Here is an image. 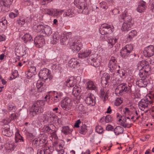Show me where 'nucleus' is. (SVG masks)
Masks as SVG:
<instances>
[{"instance_id": "1", "label": "nucleus", "mask_w": 154, "mask_h": 154, "mask_svg": "<svg viewBox=\"0 0 154 154\" xmlns=\"http://www.w3.org/2000/svg\"><path fill=\"white\" fill-rule=\"evenodd\" d=\"M122 13L119 18L123 20L124 23L122 26V30L123 31H128L132 27L134 21L132 17L128 13L127 10H120Z\"/></svg>"}, {"instance_id": "2", "label": "nucleus", "mask_w": 154, "mask_h": 154, "mask_svg": "<svg viewBox=\"0 0 154 154\" xmlns=\"http://www.w3.org/2000/svg\"><path fill=\"white\" fill-rule=\"evenodd\" d=\"M45 104L44 102L42 100L37 101L33 104L29 109V114L31 117H34L38 113H42L43 112V109L42 107Z\"/></svg>"}, {"instance_id": "3", "label": "nucleus", "mask_w": 154, "mask_h": 154, "mask_svg": "<svg viewBox=\"0 0 154 154\" xmlns=\"http://www.w3.org/2000/svg\"><path fill=\"white\" fill-rule=\"evenodd\" d=\"M134 87V85L132 83H128V84L122 83L118 86L115 89V92L116 94H119L120 95L126 93H131Z\"/></svg>"}, {"instance_id": "4", "label": "nucleus", "mask_w": 154, "mask_h": 154, "mask_svg": "<svg viewBox=\"0 0 154 154\" xmlns=\"http://www.w3.org/2000/svg\"><path fill=\"white\" fill-rule=\"evenodd\" d=\"M133 48L131 44L126 45L121 50L120 53L121 57L123 58L133 59L136 56V54L132 53Z\"/></svg>"}, {"instance_id": "5", "label": "nucleus", "mask_w": 154, "mask_h": 154, "mask_svg": "<svg viewBox=\"0 0 154 154\" xmlns=\"http://www.w3.org/2000/svg\"><path fill=\"white\" fill-rule=\"evenodd\" d=\"M38 76L39 77L42 78L43 81L45 82H48L51 80L53 78L51 71L46 68H44L41 70L39 72Z\"/></svg>"}, {"instance_id": "6", "label": "nucleus", "mask_w": 154, "mask_h": 154, "mask_svg": "<svg viewBox=\"0 0 154 154\" xmlns=\"http://www.w3.org/2000/svg\"><path fill=\"white\" fill-rule=\"evenodd\" d=\"M69 45L70 48L75 53L78 52L82 47L80 41L77 40L75 38L69 39Z\"/></svg>"}, {"instance_id": "7", "label": "nucleus", "mask_w": 154, "mask_h": 154, "mask_svg": "<svg viewBox=\"0 0 154 154\" xmlns=\"http://www.w3.org/2000/svg\"><path fill=\"white\" fill-rule=\"evenodd\" d=\"M10 121L9 120L8 121L6 119L4 120L3 121L4 124L2 128V134L8 137L11 136L13 134V132L10 130V126L9 125L7 124V123H9Z\"/></svg>"}, {"instance_id": "8", "label": "nucleus", "mask_w": 154, "mask_h": 154, "mask_svg": "<svg viewBox=\"0 0 154 154\" xmlns=\"http://www.w3.org/2000/svg\"><path fill=\"white\" fill-rule=\"evenodd\" d=\"M113 29V26L104 23L101 26L99 29L100 32L101 34L111 33L114 30Z\"/></svg>"}, {"instance_id": "9", "label": "nucleus", "mask_w": 154, "mask_h": 154, "mask_svg": "<svg viewBox=\"0 0 154 154\" xmlns=\"http://www.w3.org/2000/svg\"><path fill=\"white\" fill-rule=\"evenodd\" d=\"M43 118L45 121L48 123H51L56 121L57 120V117L53 112H48L45 114Z\"/></svg>"}, {"instance_id": "10", "label": "nucleus", "mask_w": 154, "mask_h": 154, "mask_svg": "<svg viewBox=\"0 0 154 154\" xmlns=\"http://www.w3.org/2000/svg\"><path fill=\"white\" fill-rule=\"evenodd\" d=\"M71 100L68 97L64 98L60 103V106L64 110L66 111L70 109L72 106L71 103Z\"/></svg>"}, {"instance_id": "11", "label": "nucleus", "mask_w": 154, "mask_h": 154, "mask_svg": "<svg viewBox=\"0 0 154 154\" xmlns=\"http://www.w3.org/2000/svg\"><path fill=\"white\" fill-rule=\"evenodd\" d=\"M117 61L116 59L113 57H112L109 63L108 66L110 71L113 72V76L115 75V72L117 66Z\"/></svg>"}, {"instance_id": "12", "label": "nucleus", "mask_w": 154, "mask_h": 154, "mask_svg": "<svg viewBox=\"0 0 154 154\" xmlns=\"http://www.w3.org/2000/svg\"><path fill=\"white\" fill-rule=\"evenodd\" d=\"M152 103L151 100H150L148 98L146 97L145 99H142L138 103V106L139 108L142 110L147 108L148 106Z\"/></svg>"}, {"instance_id": "13", "label": "nucleus", "mask_w": 154, "mask_h": 154, "mask_svg": "<svg viewBox=\"0 0 154 154\" xmlns=\"http://www.w3.org/2000/svg\"><path fill=\"white\" fill-rule=\"evenodd\" d=\"M95 97L91 93H88L86 96L85 101L86 103L88 105L91 106H94L96 103Z\"/></svg>"}, {"instance_id": "14", "label": "nucleus", "mask_w": 154, "mask_h": 154, "mask_svg": "<svg viewBox=\"0 0 154 154\" xmlns=\"http://www.w3.org/2000/svg\"><path fill=\"white\" fill-rule=\"evenodd\" d=\"M34 42L36 47L39 48H41L45 43L44 36H36L34 39Z\"/></svg>"}, {"instance_id": "15", "label": "nucleus", "mask_w": 154, "mask_h": 154, "mask_svg": "<svg viewBox=\"0 0 154 154\" xmlns=\"http://www.w3.org/2000/svg\"><path fill=\"white\" fill-rule=\"evenodd\" d=\"M143 53L146 57H149L154 55V45H150L145 47Z\"/></svg>"}, {"instance_id": "16", "label": "nucleus", "mask_w": 154, "mask_h": 154, "mask_svg": "<svg viewBox=\"0 0 154 154\" xmlns=\"http://www.w3.org/2000/svg\"><path fill=\"white\" fill-rule=\"evenodd\" d=\"M26 48L21 46L16 47L15 48V53L16 55L17 56L22 57L26 54Z\"/></svg>"}, {"instance_id": "17", "label": "nucleus", "mask_w": 154, "mask_h": 154, "mask_svg": "<svg viewBox=\"0 0 154 154\" xmlns=\"http://www.w3.org/2000/svg\"><path fill=\"white\" fill-rule=\"evenodd\" d=\"M88 63L95 67H98L100 64V60L97 58H94L91 56L89 57V58L88 60Z\"/></svg>"}, {"instance_id": "18", "label": "nucleus", "mask_w": 154, "mask_h": 154, "mask_svg": "<svg viewBox=\"0 0 154 154\" xmlns=\"http://www.w3.org/2000/svg\"><path fill=\"white\" fill-rule=\"evenodd\" d=\"M86 87L88 90H94L95 91L97 90V85L95 82L91 80L86 82Z\"/></svg>"}, {"instance_id": "19", "label": "nucleus", "mask_w": 154, "mask_h": 154, "mask_svg": "<svg viewBox=\"0 0 154 154\" xmlns=\"http://www.w3.org/2000/svg\"><path fill=\"white\" fill-rule=\"evenodd\" d=\"M110 78V75L107 73H104L103 74V76L101 77L102 84L103 85L106 87V85H108V84L109 82Z\"/></svg>"}, {"instance_id": "20", "label": "nucleus", "mask_w": 154, "mask_h": 154, "mask_svg": "<svg viewBox=\"0 0 154 154\" xmlns=\"http://www.w3.org/2000/svg\"><path fill=\"white\" fill-rule=\"evenodd\" d=\"M148 79L146 78L141 79L136 82V84L140 87H146L149 83Z\"/></svg>"}, {"instance_id": "21", "label": "nucleus", "mask_w": 154, "mask_h": 154, "mask_svg": "<svg viewBox=\"0 0 154 154\" xmlns=\"http://www.w3.org/2000/svg\"><path fill=\"white\" fill-rule=\"evenodd\" d=\"M71 36L70 34H66V35H63L61 37L60 41L61 44L62 45H66L68 43L69 45V39L71 38H70Z\"/></svg>"}, {"instance_id": "22", "label": "nucleus", "mask_w": 154, "mask_h": 154, "mask_svg": "<svg viewBox=\"0 0 154 154\" xmlns=\"http://www.w3.org/2000/svg\"><path fill=\"white\" fill-rule=\"evenodd\" d=\"M68 64L70 67L74 68L79 66V63L77 59L72 58L68 61Z\"/></svg>"}, {"instance_id": "23", "label": "nucleus", "mask_w": 154, "mask_h": 154, "mask_svg": "<svg viewBox=\"0 0 154 154\" xmlns=\"http://www.w3.org/2000/svg\"><path fill=\"white\" fill-rule=\"evenodd\" d=\"M36 85L38 91L39 92L43 91L46 89V85L43 84L41 80H38L37 81Z\"/></svg>"}, {"instance_id": "24", "label": "nucleus", "mask_w": 154, "mask_h": 154, "mask_svg": "<svg viewBox=\"0 0 154 154\" xmlns=\"http://www.w3.org/2000/svg\"><path fill=\"white\" fill-rule=\"evenodd\" d=\"M91 53V51L86 50L84 51H82L78 54V57L80 58H85L89 56Z\"/></svg>"}, {"instance_id": "25", "label": "nucleus", "mask_w": 154, "mask_h": 154, "mask_svg": "<svg viewBox=\"0 0 154 154\" xmlns=\"http://www.w3.org/2000/svg\"><path fill=\"white\" fill-rule=\"evenodd\" d=\"M52 30L51 27L48 25H44L43 30L42 31V33L45 36H50L52 33Z\"/></svg>"}, {"instance_id": "26", "label": "nucleus", "mask_w": 154, "mask_h": 154, "mask_svg": "<svg viewBox=\"0 0 154 154\" xmlns=\"http://www.w3.org/2000/svg\"><path fill=\"white\" fill-rule=\"evenodd\" d=\"M62 12V10H45V13L50 16H57L60 15Z\"/></svg>"}, {"instance_id": "27", "label": "nucleus", "mask_w": 154, "mask_h": 154, "mask_svg": "<svg viewBox=\"0 0 154 154\" xmlns=\"http://www.w3.org/2000/svg\"><path fill=\"white\" fill-rule=\"evenodd\" d=\"M60 36L58 32H55L52 35L51 43L54 44H56L59 41Z\"/></svg>"}, {"instance_id": "28", "label": "nucleus", "mask_w": 154, "mask_h": 154, "mask_svg": "<svg viewBox=\"0 0 154 154\" xmlns=\"http://www.w3.org/2000/svg\"><path fill=\"white\" fill-rule=\"evenodd\" d=\"M53 94L54 100V102H57L61 99L62 93L58 92L57 91H53L51 92Z\"/></svg>"}, {"instance_id": "29", "label": "nucleus", "mask_w": 154, "mask_h": 154, "mask_svg": "<svg viewBox=\"0 0 154 154\" xmlns=\"http://www.w3.org/2000/svg\"><path fill=\"white\" fill-rule=\"evenodd\" d=\"M142 62L143 64L144 63L145 64L143 66V71L148 73V74H149L151 70V69L150 66L149 65L148 62H146V61H143Z\"/></svg>"}, {"instance_id": "30", "label": "nucleus", "mask_w": 154, "mask_h": 154, "mask_svg": "<svg viewBox=\"0 0 154 154\" xmlns=\"http://www.w3.org/2000/svg\"><path fill=\"white\" fill-rule=\"evenodd\" d=\"M104 89L102 88L100 90V97L102 99L103 98V101L105 102L108 98V94L106 93Z\"/></svg>"}, {"instance_id": "31", "label": "nucleus", "mask_w": 154, "mask_h": 154, "mask_svg": "<svg viewBox=\"0 0 154 154\" xmlns=\"http://www.w3.org/2000/svg\"><path fill=\"white\" fill-rule=\"evenodd\" d=\"M81 88L77 86H75L73 88L72 92V94L75 97L78 96L81 92Z\"/></svg>"}, {"instance_id": "32", "label": "nucleus", "mask_w": 154, "mask_h": 154, "mask_svg": "<svg viewBox=\"0 0 154 154\" xmlns=\"http://www.w3.org/2000/svg\"><path fill=\"white\" fill-rule=\"evenodd\" d=\"M5 147L7 149L13 150L15 147V144L13 142L11 141L9 143H6Z\"/></svg>"}, {"instance_id": "33", "label": "nucleus", "mask_w": 154, "mask_h": 154, "mask_svg": "<svg viewBox=\"0 0 154 154\" xmlns=\"http://www.w3.org/2000/svg\"><path fill=\"white\" fill-rule=\"evenodd\" d=\"M137 33V31L135 30H131L128 34L127 37V41L129 42L130 41L132 38L136 35Z\"/></svg>"}, {"instance_id": "34", "label": "nucleus", "mask_w": 154, "mask_h": 154, "mask_svg": "<svg viewBox=\"0 0 154 154\" xmlns=\"http://www.w3.org/2000/svg\"><path fill=\"white\" fill-rule=\"evenodd\" d=\"M44 27V26L42 24H39L37 25H34L33 28L35 30L36 32H41L42 33V31Z\"/></svg>"}, {"instance_id": "35", "label": "nucleus", "mask_w": 154, "mask_h": 154, "mask_svg": "<svg viewBox=\"0 0 154 154\" xmlns=\"http://www.w3.org/2000/svg\"><path fill=\"white\" fill-rule=\"evenodd\" d=\"M32 38L29 33L25 34L23 37V39L25 43L28 41H32Z\"/></svg>"}, {"instance_id": "36", "label": "nucleus", "mask_w": 154, "mask_h": 154, "mask_svg": "<svg viewBox=\"0 0 154 154\" xmlns=\"http://www.w3.org/2000/svg\"><path fill=\"white\" fill-rule=\"evenodd\" d=\"M117 73H118V75H119L122 79H124L126 77L127 75V72L124 70L122 69L121 70H117Z\"/></svg>"}, {"instance_id": "37", "label": "nucleus", "mask_w": 154, "mask_h": 154, "mask_svg": "<svg viewBox=\"0 0 154 154\" xmlns=\"http://www.w3.org/2000/svg\"><path fill=\"white\" fill-rule=\"evenodd\" d=\"M47 136L46 135L40 134L39 135V142L40 143H45L47 139Z\"/></svg>"}, {"instance_id": "38", "label": "nucleus", "mask_w": 154, "mask_h": 154, "mask_svg": "<svg viewBox=\"0 0 154 154\" xmlns=\"http://www.w3.org/2000/svg\"><path fill=\"white\" fill-rule=\"evenodd\" d=\"M146 2L143 1H140L138 3L137 10H145L146 9Z\"/></svg>"}, {"instance_id": "39", "label": "nucleus", "mask_w": 154, "mask_h": 154, "mask_svg": "<svg viewBox=\"0 0 154 154\" xmlns=\"http://www.w3.org/2000/svg\"><path fill=\"white\" fill-rule=\"evenodd\" d=\"M62 132L65 134H69L72 131V130L69 129L68 126H64L62 128Z\"/></svg>"}, {"instance_id": "40", "label": "nucleus", "mask_w": 154, "mask_h": 154, "mask_svg": "<svg viewBox=\"0 0 154 154\" xmlns=\"http://www.w3.org/2000/svg\"><path fill=\"white\" fill-rule=\"evenodd\" d=\"M83 0H75L74 4L75 6L79 9H82V6L83 4L82 3Z\"/></svg>"}, {"instance_id": "41", "label": "nucleus", "mask_w": 154, "mask_h": 154, "mask_svg": "<svg viewBox=\"0 0 154 154\" xmlns=\"http://www.w3.org/2000/svg\"><path fill=\"white\" fill-rule=\"evenodd\" d=\"M124 130L123 128L120 126H117L114 129V133L116 135H119L123 133Z\"/></svg>"}, {"instance_id": "42", "label": "nucleus", "mask_w": 154, "mask_h": 154, "mask_svg": "<svg viewBox=\"0 0 154 154\" xmlns=\"http://www.w3.org/2000/svg\"><path fill=\"white\" fill-rule=\"evenodd\" d=\"M64 84L69 87H74V86L73 81L72 79H68L67 81L65 82Z\"/></svg>"}, {"instance_id": "43", "label": "nucleus", "mask_w": 154, "mask_h": 154, "mask_svg": "<svg viewBox=\"0 0 154 154\" xmlns=\"http://www.w3.org/2000/svg\"><path fill=\"white\" fill-rule=\"evenodd\" d=\"M15 140L16 142H24L23 137L21 136L19 133H17L15 136Z\"/></svg>"}, {"instance_id": "44", "label": "nucleus", "mask_w": 154, "mask_h": 154, "mask_svg": "<svg viewBox=\"0 0 154 154\" xmlns=\"http://www.w3.org/2000/svg\"><path fill=\"white\" fill-rule=\"evenodd\" d=\"M87 131V126L85 124H82L81 126L80 129V133L83 134H85Z\"/></svg>"}, {"instance_id": "45", "label": "nucleus", "mask_w": 154, "mask_h": 154, "mask_svg": "<svg viewBox=\"0 0 154 154\" xmlns=\"http://www.w3.org/2000/svg\"><path fill=\"white\" fill-rule=\"evenodd\" d=\"M108 43L111 45L110 48H111L113 47V45L117 42L118 39L117 38H109L108 39Z\"/></svg>"}, {"instance_id": "46", "label": "nucleus", "mask_w": 154, "mask_h": 154, "mask_svg": "<svg viewBox=\"0 0 154 154\" xmlns=\"http://www.w3.org/2000/svg\"><path fill=\"white\" fill-rule=\"evenodd\" d=\"M3 2V5L5 7H10V5H11L12 3L13 0H2ZM5 9H6L5 8Z\"/></svg>"}, {"instance_id": "47", "label": "nucleus", "mask_w": 154, "mask_h": 154, "mask_svg": "<svg viewBox=\"0 0 154 154\" xmlns=\"http://www.w3.org/2000/svg\"><path fill=\"white\" fill-rule=\"evenodd\" d=\"M139 74L140 78L143 79L146 78L149 75L148 73L144 71L143 69L140 70Z\"/></svg>"}, {"instance_id": "48", "label": "nucleus", "mask_w": 154, "mask_h": 154, "mask_svg": "<svg viewBox=\"0 0 154 154\" xmlns=\"http://www.w3.org/2000/svg\"><path fill=\"white\" fill-rule=\"evenodd\" d=\"M8 109L10 111L14 112L16 110V107L14 106V104L12 103H10L8 104Z\"/></svg>"}, {"instance_id": "49", "label": "nucleus", "mask_w": 154, "mask_h": 154, "mask_svg": "<svg viewBox=\"0 0 154 154\" xmlns=\"http://www.w3.org/2000/svg\"><path fill=\"white\" fill-rule=\"evenodd\" d=\"M73 10H66L65 13L64 14L66 16H68L70 17H72L74 15Z\"/></svg>"}, {"instance_id": "50", "label": "nucleus", "mask_w": 154, "mask_h": 154, "mask_svg": "<svg viewBox=\"0 0 154 154\" xmlns=\"http://www.w3.org/2000/svg\"><path fill=\"white\" fill-rule=\"evenodd\" d=\"M51 126V125H50V126H45L43 128V131L47 133H51L52 132L53 133V132H52L53 130L51 129L50 127V126Z\"/></svg>"}, {"instance_id": "51", "label": "nucleus", "mask_w": 154, "mask_h": 154, "mask_svg": "<svg viewBox=\"0 0 154 154\" xmlns=\"http://www.w3.org/2000/svg\"><path fill=\"white\" fill-rule=\"evenodd\" d=\"M15 13L11 12L9 14V17L11 18H13L17 17L18 14V10H16Z\"/></svg>"}, {"instance_id": "52", "label": "nucleus", "mask_w": 154, "mask_h": 154, "mask_svg": "<svg viewBox=\"0 0 154 154\" xmlns=\"http://www.w3.org/2000/svg\"><path fill=\"white\" fill-rule=\"evenodd\" d=\"M96 131L97 133L100 134L103 131V129L100 126H98L96 127Z\"/></svg>"}, {"instance_id": "53", "label": "nucleus", "mask_w": 154, "mask_h": 154, "mask_svg": "<svg viewBox=\"0 0 154 154\" xmlns=\"http://www.w3.org/2000/svg\"><path fill=\"white\" fill-rule=\"evenodd\" d=\"M146 97L150 100L152 101V103H154V93L149 94L146 96Z\"/></svg>"}, {"instance_id": "54", "label": "nucleus", "mask_w": 154, "mask_h": 154, "mask_svg": "<svg viewBox=\"0 0 154 154\" xmlns=\"http://www.w3.org/2000/svg\"><path fill=\"white\" fill-rule=\"evenodd\" d=\"M108 34H101L100 36V38L103 40H108V39L109 38V37H108Z\"/></svg>"}, {"instance_id": "55", "label": "nucleus", "mask_w": 154, "mask_h": 154, "mask_svg": "<svg viewBox=\"0 0 154 154\" xmlns=\"http://www.w3.org/2000/svg\"><path fill=\"white\" fill-rule=\"evenodd\" d=\"M112 120L111 116L108 115H107L105 118V121L106 123H109Z\"/></svg>"}, {"instance_id": "56", "label": "nucleus", "mask_w": 154, "mask_h": 154, "mask_svg": "<svg viewBox=\"0 0 154 154\" xmlns=\"http://www.w3.org/2000/svg\"><path fill=\"white\" fill-rule=\"evenodd\" d=\"M36 68L35 66H30L29 69V71L30 72H31L33 73L34 74H35L36 72H35Z\"/></svg>"}, {"instance_id": "57", "label": "nucleus", "mask_w": 154, "mask_h": 154, "mask_svg": "<svg viewBox=\"0 0 154 154\" xmlns=\"http://www.w3.org/2000/svg\"><path fill=\"white\" fill-rule=\"evenodd\" d=\"M122 100H121L119 98H117L115 102L114 103L115 105L116 106H119V105L122 103Z\"/></svg>"}, {"instance_id": "58", "label": "nucleus", "mask_w": 154, "mask_h": 154, "mask_svg": "<svg viewBox=\"0 0 154 154\" xmlns=\"http://www.w3.org/2000/svg\"><path fill=\"white\" fill-rule=\"evenodd\" d=\"M25 22V20L22 18H19L18 20V23L20 25L24 24Z\"/></svg>"}, {"instance_id": "59", "label": "nucleus", "mask_w": 154, "mask_h": 154, "mask_svg": "<svg viewBox=\"0 0 154 154\" xmlns=\"http://www.w3.org/2000/svg\"><path fill=\"white\" fill-rule=\"evenodd\" d=\"M63 143L61 142V143H59L57 147H55L56 150H59L60 149H63Z\"/></svg>"}, {"instance_id": "60", "label": "nucleus", "mask_w": 154, "mask_h": 154, "mask_svg": "<svg viewBox=\"0 0 154 154\" xmlns=\"http://www.w3.org/2000/svg\"><path fill=\"white\" fill-rule=\"evenodd\" d=\"M59 65L56 64H54L51 67L52 69L55 71L59 69Z\"/></svg>"}, {"instance_id": "61", "label": "nucleus", "mask_w": 154, "mask_h": 154, "mask_svg": "<svg viewBox=\"0 0 154 154\" xmlns=\"http://www.w3.org/2000/svg\"><path fill=\"white\" fill-rule=\"evenodd\" d=\"M35 74H34L33 73L31 72H30L29 70L26 74L27 77L28 79H29L31 78L33 75H35Z\"/></svg>"}, {"instance_id": "62", "label": "nucleus", "mask_w": 154, "mask_h": 154, "mask_svg": "<svg viewBox=\"0 0 154 154\" xmlns=\"http://www.w3.org/2000/svg\"><path fill=\"white\" fill-rule=\"evenodd\" d=\"M81 121L80 119L77 120L74 124V127L76 128H79V125L81 123Z\"/></svg>"}, {"instance_id": "63", "label": "nucleus", "mask_w": 154, "mask_h": 154, "mask_svg": "<svg viewBox=\"0 0 154 154\" xmlns=\"http://www.w3.org/2000/svg\"><path fill=\"white\" fill-rule=\"evenodd\" d=\"M2 25V24L0 25V30H1L2 31H4L7 28V26L5 25Z\"/></svg>"}, {"instance_id": "64", "label": "nucleus", "mask_w": 154, "mask_h": 154, "mask_svg": "<svg viewBox=\"0 0 154 154\" xmlns=\"http://www.w3.org/2000/svg\"><path fill=\"white\" fill-rule=\"evenodd\" d=\"M49 149V147H47L44 149V154H50Z\"/></svg>"}]
</instances>
